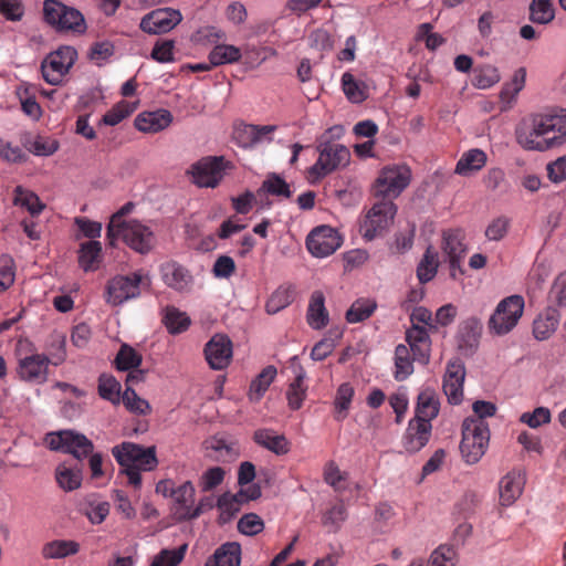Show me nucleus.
<instances>
[{
  "label": "nucleus",
  "mask_w": 566,
  "mask_h": 566,
  "mask_svg": "<svg viewBox=\"0 0 566 566\" xmlns=\"http://www.w3.org/2000/svg\"><path fill=\"white\" fill-rule=\"evenodd\" d=\"M516 138L526 150L546 151L560 146L566 138V109L553 107L532 114Z\"/></svg>",
  "instance_id": "f257e3e1"
},
{
  "label": "nucleus",
  "mask_w": 566,
  "mask_h": 566,
  "mask_svg": "<svg viewBox=\"0 0 566 566\" xmlns=\"http://www.w3.org/2000/svg\"><path fill=\"white\" fill-rule=\"evenodd\" d=\"M112 454L122 468L128 483L136 489L142 485V471H153L158 467L156 447H143L134 442H122L112 448Z\"/></svg>",
  "instance_id": "f03ea898"
},
{
  "label": "nucleus",
  "mask_w": 566,
  "mask_h": 566,
  "mask_svg": "<svg viewBox=\"0 0 566 566\" xmlns=\"http://www.w3.org/2000/svg\"><path fill=\"white\" fill-rule=\"evenodd\" d=\"M490 441V429L482 419L467 418L462 423L460 452L469 464L478 463L484 455Z\"/></svg>",
  "instance_id": "7ed1b4c3"
},
{
  "label": "nucleus",
  "mask_w": 566,
  "mask_h": 566,
  "mask_svg": "<svg viewBox=\"0 0 566 566\" xmlns=\"http://www.w3.org/2000/svg\"><path fill=\"white\" fill-rule=\"evenodd\" d=\"M317 150L318 158L307 170V178L311 181H318L349 164L350 153L348 148L342 144L324 142L317 146Z\"/></svg>",
  "instance_id": "20e7f679"
},
{
  "label": "nucleus",
  "mask_w": 566,
  "mask_h": 566,
  "mask_svg": "<svg viewBox=\"0 0 566 566\" xmlns=\"http://www.w3.org/2000/svg\"><path fill=\"white\" fill-rule=\"evenodd\" d=\"M43 15L48 24L57 31L84 33L86 30L83 14L75 8L67 7L57 0H45Z\"/></svg>",
  "instance_id": "39448f33"
},
{
  "label": "nucleus",
  "mask_w": 566,
  "mask_h": 566,
  "mask_svg": "<svg viewBox=\"0 0 566 566\" xmlns=\"http://www.w3.org/2000/svg\"><path fill=\"white\" fill-rule=\"evenodd\" d=\"M44 443L52 451H62L83 460L94 450L93 442L83 433L74 430H60L45 434Z\"/></svg>",
  "instance_id": "423d86ee"
},
{
  "label": "nucleus",
  "mask_w": 566,
  "mask_h": 566,
  "mask_svg": "<svg viewBox=\"0 0 566 566\" xmlns=\"http://www.w3.org/2000/svg\"><path fill=\"white\" fill-rule=\"evenodd\" d=\"M525 302L521 295L503 298L489 319V329L495 335L510 333L518 323L524 312Z\"/></svg>",
  "instance_id": "0eeeda50"
},
{
  "label": "nucleus",
  "mask_w": 566,
  "mask_h": 566,
  "mask_svg": "<svg viewBox=\"0 0 566 566\" xmlns=\"http://www.w3.org/2000/svg\"><path fill=\"white\" fill-rule=\"evenodd\" d=\"M411 170L406 165H394L381 169L375 181V196L397 198L410 184Z\"/></svg>",
  "instance_id": "6e6552de"
},
{
  "label": "nucleus",
  "mask_w": 566,
  "mask_h": 566,
  "mask_svg": "<svg viewBox=\"0 0 566 566\" xmlns=\"http://www.w3.org/2000/svg\"><path fill=\"white\" fill-rule=\"evenodd\" d=\"M226 160L222 156H207L193 163L187 170L192 184L200 188H216L223 179Z\"/></svg>",
  "instance_id": "1a4fd4ad"
},
{
  "label": "nucleus",
  "mask_w": 566,
  "mask_h": 566,
  "mask_svg": "<svg viewBox=\"0 0 566 566\" xmlns=\"http://www.w3.org/2000/svg\"><path fill=\"white\" fill-rule=\"evenodd\" d=\"M77 59L73 46L63 45L51 52L41 63L43 78L51 85H59Z\"/></svg>",
  "instance_id": "9d476101"
},
{
  "label": "nucleus",
  "mask_w": 566,
  "mask_h": 566,
  "mask_svg": "<svg viewBox=\"0 0 566 566\" xmlns=\"http://www.w3.org/2000/svg\"><path fill=\"white\" fill-rule=\"evenodd\" d=\"M397 207L391 200L376 202L360 223V232L366 240H373L392 223Z\"/></svg>",
  "instance_id": "9b49d317"
},
{
  "label": "nucleus",
  "mask_w": 566,
  "mask_h": 566,
  "mask_svg": "<svg viewBox=\"0 0 566 566\" xmlns=\"http://www.w3.org/2000/svg\"><path fill=\"white\" fill-rule=\"evenodd\" d=\"M115 241L120 238L138 253H148L155 244V235L149 227L138 220H127L115 230Z\"/></svg>",
  "instance_id": "f8f14e48"
},
{
  "label": "nucleus",
  "mask_w": 566,
  "mask_h": 566,
  "mask_svg": "<svg viewBox=\"0 0 566 566\" xmlns=\"http://www.w3.org/2000/svg\"><path fill=\"white\" fill-rule=\"evenodd\" d=\"M142 279L143 276L137 272L111 279L105 289L106 303L111 306H118L139 296Z\"/></svg>",
  "instance_id": "ddd939ff"
},
{
  "label": "nucleus",
  "mask_w": 566,
  "mask_h": 566,
  "mask_svg": "<svg viewBox=\"0 0 566 566\" xmlns=\"http://www.w3.org/2000/svg\"><path fill=\"white\" fill-rule=\"evenodd\" d=\"M203 355L211 369L223 370L232 361V340L228 335L217 333L206 343Z\"/></svg>",
  "instance_id": "4468645a"
},
{
  "label": "nucleus",
  "mask_w": 566,
  "mask_h": 566,
  "mask_svg": "<svg viewBox=\"0 0 566 566\" xmlns=\"http://www.w3.org/2000/svg\"><path fill=\"white\" fill-rule=\"evenodd\" d=\"M342 245V238L337 231L328 226H321L310 232L306 238V248L315 258H326Z\"/></svg>",
  "instance_id": "2eb2a0df"
},
{
  "label": "nucleus",
  "mask_w": 566,
  "mask_h": 566,
  "mask_svg": "<svg viewBox=\"0 0 566 566\" xmlns=\"http://www.w3.org/2000/svg\"><path fill=\"white\" fill-rule=\"evenodd\" d=\"M465 234L461 229H449L442 232V251L448 258L451 276L457 277L458 273L462 274V260L467 253L464 244Z\"/></svg>",
  "instance_id": "dca6fc26"
},
{
  "label": "nucleus",
  "mask_w": 566,
  "mask_h": 566,
  "mask_svg": "<svg viewBox=\"0 0 566 566\" xmlns=\"http://www.w3.org/2000/svg\"><path fill=\"white\" fill-rule=\"evenodd\" d=\"M182 20L178 10L171 8L157 9L146 14L140 21V29L149 34L169 32Z\"/></svg>",
  "instance_id": "f3484780"
},
{
  "label": "nucleus",
  "mask_w": 566,
  "mask_h": 566,
  "mask_svg": "<svg viewBox=\"0 0 566 566\" xmlns=\"http://www.w3.org/2000/svg\"><path fill=\"white\" fill-rule=\"evenodd\" d=\"M465 367L460 359L450 360L443 376L442 389L451 405H459L463 400V384Z\"/></svg>",
  "instance_id": "a211bd4d"
},
{
  "label": "nucleus",
  "mask_w": 566,
  "mask_h": 566,
  "mask_svg": "<svg viewBox=\"0 0 566 566\" xmlns=\"http://www.w3.org/2000/svg\"><path fill=\"white\" fill-rule=\"evenodd\" d=\"M50 358L45 355H31L19 360L18 375L22 380L42 384L48 378Z\"/></svg>",
  "instance_id": "6ab92c4d"
},
{
  "label": "nucleus",
  "mask_w": 566,
  "mask_h": 566,
  "mask_svg": "<svg viewBox=\"0 0 566 566\" xmlns=\"http://www.w3.org/2000/svg\"><path fill=\"white\" fill-rule=\"evenodd\" d=\"M432 424L419 419H411L402 438V446L408 453H416L427 446L431 438Z\"/></svg>",
  "instance_id": "aec40b11"
},
{
  "label": "nucleus",
  "mask_w": 566,
  "mask_h": 566,
  "mask_svg": "<svg viewBox=\"0 0 566 566\" xmlns=\"http://www.w3.org/2000/svg\"><path fill=\"white\" fill-rule=\"evenodd\" d=\"M429 328L417 324L411 325L406 332V342L411 349L415 359L421 364H428L430 360V336Z\"/></svg>",
  "instance_id": "412c9836"
},
{
  "label": "nucleus",
  "mask_w": 566,
  "mask_h": 566,
  "mask_svg": "<svg viewBox=\"0 0 566 566\" xmlns=\"http://www.w3.org/2000/svg\"><path fill=\"white\" fill-rule=\"evenodd\" d=\"M525 474L521 470L507 472L499 483L500 502L503 506L512 505L522 494Z\"/></svg>",
  "instance_id": "4be33fe9"
},
{
  "label": "nucleus",
  "mask_w": 566,
  "mask_h": 566,
  "mask_svg": "<svg viewBox=\"0 0 566 566\" xmlns=\"http://www.w3.org/2000/svg\"><path fill=\"white\" fill-rule=\"evenodd\" d=\"M172 123V115L167 109L144 112L136 116L135 127L143 133H158Z\"/></svg>",
  "instance_id": "5701e85b"
},
{
  "label": "nucleus",
  "mask_w": 566,
  "mask_h": 566,
  "mask_svg": "<svg viewBox=\"0 0 566 566\" xmlns=\"http://www.w3.org/2000/svg\"><path fill=\"white\" fill-rule=\"evenodd\" d=\"M111 505L97 494H88L78 503V512L94 524H102L109 514Z\"/></svg>",
  "instance_id": "b1692460"
},
{
  "label": "nucleus",
  "mask_w": 566,
  "mask_h": 566,
  "mask_svg": "<svg viewBox=\"0 0 566 566\" xmlns=\"http://www.w3.org/2000/svg\"><path fill=\"white\" fill-rule=\"evenodd\" d=\"M160 273L165 284L176 291H186L191 284L192 277L189 272L176 262L163 264Z\"/></svg>",
  "instance_id": "393cba45"
},
{
  "label": "nucleus",
  "mask_w": 566,
  "mask_h": 566,
  "mask_svg": "<svg viewBox=\"0 0 566 566\" xmlns=\"http://www.w3.org/2000/svg\"><path fill=\"white\" fill-rule=\"evenodd\" d=\"M306 321L313 329H322L327 326L329 316L325 307V296L322 291H314L312 293L308 302Z\"/></svg>",
  "instance_id": "a878e982"
},
{
  "label": "nucleus",
  "mask_w": 566,
  "mask_h": 566,
  "mask_svg": "<svg viewBox=\"0 0 566 566\" xmlns=\"http://www.w3.org/2000/svg\"><path fill=\"white\" fill-rule=\"evenodd\" d=\"M241 546L237 542H228L216 549L205 566H240Z\"/></svg>",
  "instance_id": "bb28decb"
},
{
  "label": "nucleus",
  "mask_w": 566,
  "mask_h": 566,
  "mask_svg": "<svg viewBox=\"0 0 566 566\" xmlns=\"http://www.w3.org/2000/svg\"><path fill=\"white\" fill-rule=\"evenodd\" d=\"M256 444L277 454L283 455L290 451V442L283 434H276L271 429H258L253 434Z\"/></svg>",
  "instance_id": "cd10ccee"
},
{
  "label": "nucleus",
  "mask_w": 566,
  "mask_h": 566,
  "mask_svg": "<svg viewBox=\"0 0 566 566\" xmlns=\"http://www.w3.org/2000/svg\"><path fill=\"white\" fill-rule=\"evenodd\" d=\"M560 315L554 307H547L533 323V334L536 339H548L557 329Z\"/></svg>",
  "instance_id": "c85d7f7f"
},
{
  "label": "nucleus",
  "mask_w": 566,
  "mask_h": 566,
  "mask_svg": "<svg viewBox=\"0 0 566 566\" xmlns=\"http://www.w3.org/2000/svg\"><path fill=\"white\" fill-rule=\"evenodd\" d=\"M439 407L440 403L434 389L424 388L418 395L413 419H419L420 421L427 420L431 423V420L434 419L439 413Z\"/></svg>",
  "instance_id": "c756f323"
},
{
  "label": "nucleus",
  "mask_w": 566,
  "mask_h": 566,
  "mask_svg": "<svg viewBox=\"0 0 566 566\" xmlns=\"http://www.w3.org/2000/svg\"><path fill=\"white\" fill-rule=\"evenodd\" d=\"M78 265L85 272L96 271L102 262V244L90 240L80 244Z\"/></svg>",
  "instance_id": "7c9ffc66"
},
{
  "label": "nucleus",
  "mask_w": 566,
  "mask_h": 566,
  "mask_svg": "<svg viewBox=\"0 0 566 566\" xmlns=\"http://www.w3.org/2000/svg\"><path fill=\"white\" fill-rule=\"evenodd\" d=\"M486 164V154L478 148L465 151L455 165V174L460 176H471L481 170Z\"/></svg>",
  "instance_id": "2f4dec72"
},
{
  "label": "nucleus",
  "mask_w": 566,
  "mask_h": 566,
  "mask_svg": "<svg viewBox=\"0 0 566 566\" xmlns=\"http://www.w3.org/2000/svg\"><path fill=\"white\" fill-rule=\"evenodd\" d=\"M80 544L71 539H55L46 543L41 551L45 559L65 558L71 555L77 554Z\"/></svg>",
  "instance_id": "473e14b6"
},
{
  "label": "nucleus",
  "mask_w": 566,
  "mask_h": 566,
  "mask_svg": "<svg viewBox=\"0 0 566 566\" xmlns=\"http://www.w3.org/2000/svg\"><path fill=\"white\" fill-rule=\"evenodd\" d=\"M406 345L399 344L395 349V373L394 377L397 381L406 380L413 373V355L410 354Z\"/></svg>",
  "instance_id": "72a5a7b5"
},
{
  "label": "nucleus",
  "mask_w": 566,
  "mask_h": 566,
  "mask_svg": "<svg viewBox=\"0 0 566 566\" xmlns=\"http://www.w3.org/2000/svg\"><path fill=\"white\" fill-rule=\"evenodd\" d=\"M163 322L167 331L172 335L187 331L191 323L187 313L181 312L174 306H167L164 310Z\"/></svg>",
  "instance_id": "f704fd0d"
},
{
  "label": "nucleus",
  "mask_w": 566,
  "mask_h": 566,
  "mask_svg": "<svg viewBox=\"0 0 566 566\" xmlns=\"http://www.w3.org/2000/svg\"><path fill=\"white\" fill-rule=\"evenodd\" d=\"M342 87L352 103H361L368 97L367 85L364 82L356 81L349 72L343 74Z\"/></svg>",
  "instance_id": "c9c22d12"
},
{
  "label": "nucleus",
  "mask_w": 566,
  "mask_h": 566,
  "mask_svg": "<svg viewBox=\"0 0 566 566\" xmlns=\"http://www.w3.org/2000/svg\"><path fill=\"white\" fill-rule=\"evenodd\" d=\"M377 303L371 298L356 300L346 312V319L348 323L355 324L369 318L375 310Z\"/></svg>",
  "instance_id": "e433bc0d"
},
{
  "label": "nucleus",
  "mask_w": 566,
  "mask_h": 566,
  "mask_svg": "<svg viewBox=\"0 0 566 566\" xmlns=\"http://www.w3.org/2000/svg\"><path fill=\"white\" fill-rule=\"evenodd\" d=\"M241 57V50L230 44L216 45L209 53V62L212 66L235 63Z\"/></svg>",
  "instance_id": "4c0bfd02"
},
{
  "label": "nucleus",
  "mask_w": 566,
  "mask_h": 566,
  "mask_svg": "<svg viewBox=\"0 0 566 566\" xmlns=\"http://www.w3.org/2000/svg\"><path fill=\"white\" fill-rule=\"evenodd\" d=\"M438 266V253L432 247H428L417 268V276L419 281L421 283H428L431 281L437 274Z\"/></svg>",
  "instance_id": "58836bf2"
},
{
  "label": "nucleus",
  "mask_w": 566,
  "mask_h": 566,
  "mask_svg": "<svg viewBox=\"0 0 566 566\" xmlns=\"http://www.w3.org/2000/svg\"><path fill=\"white\" fill-rule=\"evenodd\" d=\"M276 368L272 365L266 366L262 369V371L256 376V378L250 385V399L251 400H260V398L268 390L270 385L276 377Z\"/></svg>",
  "instance_id": "ea45409f"
},
{
  "label": "nucleus",
  "mask_w": 566,
  "mask_h": 566,
  "mask_svg": "<svg viewBox=\"0 0 566 566\" xmlns=\"http://www.w3.org/2000/svg\"><path fill=\"white\" fill-rule=\"evenodd\" d=\"M13 202L15 206L25 208L32 216L41 213L44 209L40 198L33 191L27 190L21 186L14 189Z\"/></svg>",
  "instance_id": "a19ab883"
},
{
  "label": "nucleus",
  "mask_w": 566,
  "mask_h": 566,
  "mask_svg": "<svg viewBox=\"0 0 566 566\" xmlns=\"http://www.w3.org/2000/svg\"><path fill=\"white\" fill-rule=\"evenodd\" d=\"M56 482L64 491H73L81 486L82 471L71 469L66 464H60L55 471Z\"/></svg>",
  "instance_id": "79ce46f5"
},
{
  "label": "nucleus",
  "mask_w": 566,
  "mask_h": 566,
  "mask_svg": "<svg viewBox=\"0 0 566 566\" xmlns=\"http://www.w3.org/2000/svg\"><path fill=\"white\" fill-rule=\"evenodd\" d=\"M98 395L101 398L117 405L122 400L120 384L112 375L102 374L98 377Z\"/></svg>",
  "instance_id": "37998d69"
},
{
  "label": "nucleus",
  "mask_w": 566,
  "mask_h": 566,
  "mask_svg": "<svg viewBox=\"0 0 566 566\" xmlns=\"http://www.w3.org/2000/svg\"><path fill=\"white\" fill-rule=\"evenodd\" d=\"M526 80V70L524 67L517 69L512 78L504 84L500 97L503 102L511 103L515 99L516 95L524 88Z\"/></svg>",
  "instance_id": "c03bdc74"
},
{
  "label": "nucleus",
  "mask_w": 566,
  "mask_h": 566,
  "mask_svg": "<svg viewBox=\"0 0 566 566\" xmlns=\"http://www.w3.org/2000/svg\"><path fill=\"white\" fill-rule=\"evenodd\" d=\"M501 80L499 70L490 64L475 69L473 85L480 90H486L495 85Z\"/></svg>",
  "instance_id": "a18cd8bd"
},
{
  "label": "nucleus",
  "mask_w": 566,
  "mask_h": 566,
  "mask_svg": "<svg viewBox=\"0 0 566 566\" xmlns=\"http://www.w3.org/2000/svg\"><path fill=\"white\" fill-rule=\"evenodd\" d=\"M142 360L140 354L132 346L123 344L116 355L115 364L118 370L126 371L139 367Z\"/></svg>",
  "instance_id": "49530a36"
},
{
  "label": "nucleus",
  "mask_w": 566,
  "mask_h": 566,
  "mask_svg": "<svg viewBox=\"0 0 566 566\" xmlns=\"http://www.w3.org/2000/svg\"><path fill=\"white\" fill-rule=\"evenodd\" d=\"M122 401L127 410L138 416H146L151 412L149 402L139 397L135 390L127 387L122 395Z\"/></svg>",
  "instance_id": "de8ad7c7"
},
{
  "label": "nucleus",
  "mask_w": 566,
  "mask_h": 566,
  "mask_svg": "<svg viewBox=\"0 0 566 566\" xmlns=\"http://www.w3.org/2000/svg\"><path fill=\"white\" fill-rule=\"evenodd\" d=\"M195 497V486L190 481L184 482L172 492L174 503L178 505L177 513L181 517V513L191 510V503Z\"/></svg>",
  "instance_id": "09e8293b"
},
{
  "label": "nucleus",
  "mask_w": 566,
  "mask_h": 566,
  "mask_svg": "<svg viewBox=\"0 0 566 566\" xmlns=\"http://www.w3.org/2000/svg\"><path fill=\"white\" fill-rule=\"evenodd\" d=\"M136 107L134 104L127 101H120L105 113V115L102 118V122L105 125L115 126L125 118H127L129 115H132Z\"/></svg>",
  "instance_id": "8fccbe9b"
},
{
  "label": "nucleus",
  "mask_w": 566,
  "mask_h": 566,
  "mask_svg": "<svg viewBox=\"0 0 566 566\" xmlns=\"http://www.w3.org/2000/svg\"><path fill=\"white\" fill-rule=\"evenodd\" d=\"M242 500L238 494L224 493L218 499L217 506L220 511V521L227 523L240 510Z\"/></svg>",
  "instance_id": "3c124183"
},
{
  "label": "nucleus",
  "mask_w": 566,
  "mask_h": 566,
  "mask_svg": "<svg viewBox=\"0 0 566 566\" xmlns=\"http://www.w3.org/2000/svg\"><path fill=\"white\" fill-rule=\"evenodd\" d=\"M304 371L300 373L295 380L289 386L286 391V398L289 407L293 410H297L302 407V403L306 397V387L304 386Z\"/></svg>",
  "instance_id": "603ef678"
},
{
  "label": "nucleus",
  "mask_w": 566,
  "mask_h": 566,
  "mask_svg": "<svg viewBox=\"0 0 566 566\" xmlns=\"http://www.w3.org/2000/svg\"><path fill=\"white\" fill-rule=\"evenodd\" d=\"M293 301V291L289 287H279L275 290L265 304L269 314H276L287 307Z\"/></svg>",
  "instance_id": "864d4df0"
},
{
  "label": "nucleus",
  "mask_w": 566,
  "mask_h": 566,
  "mask_svg": "<svg viewBox=\"0 0 566 566\" xmlns=\"http://www.w3.org/2000/svg\"><path fill=\"white\" fill-rule=\"evenodd\" d=\"M555 18L552 2L532 1L530 6V20L537 24H548Z\"/></svg>",
  "instance_id": "5fc2aeb1"
},
{
  "label": "nucleus",
  "mask_w": 566,
  "mask_h": 566,
  "mask_svg": "<svg viewBox=\"0 0 566 566\" xmlns=\"http://www.w3.org/2000/svg\"><path fill=\"white\" fill-rule=\"evenodd\" d=\"M353 396L354 389L349 384L345 382L338 387L334 401L337 420H343L346 417Z\"/></svg>",
  "instance_id": "6e6d98bb"
},
{
  "label": "nucleus",
  "mask_w": 566,
  "mask_h": 566,
  "mask_svg": "<svg viewBox=\"0 0 566 566\" xmlns=\"http://www.w3.org/2000/svg\"><path fill=\"white\" fill-rule=\"evenodd\" d=\"M272 196L289 199L292 196L289 184L279 175H270L261 186V189Z\"/></svg>",
  "instance_id": "4d7b16f0"
},
{
  "label": "nucleus",
  "mask_w": 566,
  "mask_h": 566,
  "mask_svg": "<svg viewBox=\"0 0 566 566\" xmlns=\"http://www.w3.org/2000/svg\"><path fill=\"white\" fill-rule=\"evenodd\" d=\"M187 544L177 549H163L154 557L150 566H177L181 563L187 552Z\"/></svg>",
  "instance_id": "13d9d810"
},
{
  "label": "nucleus",
  "mask_w": 566,
  "mask_h": 566,
  "mask_svg": "<svg viewBox=\"0 0 566 566\" xmlns=\"http://www.w3.org/2000/svg\"><path fill=\"white\" fill-rule=\"evenodd\" d=\"M548 300L556 306L566 307V271L554 279L548 292Z\"/></svg>",
  "instance_id": "bf43d9fd"
},
{
  "label": "nucleus",
  "mask_w": 566,
  "mask_h": 566,
  "mask_svg": "<svg viewBox=\"0 0 566 566\" xmlns=\"http://www.w3.org/2000/svg\"><path fill=\"white\" fill-rule=\"evenodd\" d=\"M264 528L263 520L255 513L244 514L238 522V531L248 536H254Z\"/></svg>",
  "instance_id": "052dcab7"
},
{
  "label": "nucleus",
  "mask_w": 566,
  "mask_h": 566,
  "mask_svg": "<svg viewBox=\"0 0 566 566\" xmlns=\"http://www.w3.org/2000/svg\"><path fill=\"white\" fill-rule=\"evenodd\" d=\"M511 220L507 217L501 216L493 219L485 229V237L490 241H500L509 232Z\"/></svg>",
  "instance_id": "680f3d73"
},
{
  "label": "nucleus",
  "mask_w": 566,
  "mask_h": 566,
  "mask_svg": "<svg viewBox=\"0 0 566 566\" xmlns=\"http://www.w3.org/2000/svg\"><path fill=\"white\" fill-rule=\"evenodd\" d=\"M224 470L220 467H213L205 471L199 480V486L202 492H208L223 482Z\"/></svg>",
  "instance_id": "e2e57ef3"
},
{
  "label": "nucleus",
  "mask_w": 566,
  "mask_h": 566,
  "mask_svg": "<svg viewBox=\"0 0 566 566\" xmlns=\"http://www.w3.org/2000/svg\"><path fill=\"white\" fill-rule=\"evenodd\" d=\"M29 149L36 156H51L59 149V142L50 137L38 136L31 142Z\"/></svg>",
  "instance_id": "0e129e2a"
},
{
  "label": "nucleus",
  "mask_w": 566,
  "mask_h": 566,
  "mask_svg": "<svg viewBox=\"0 0 566 566\" xmlns=\"http://www.w3.org/2000/svg\"><path fill=\"white\" fill-rule=\"evenodd\" d=\"M520 420L531 428H538L542 424L551 422V411L548 408L537 407L533 410V412H524Z\"/></svg>",
  "instance_id": "69168bd1"
},
{
  "label": "nucleus",
  "mask_w": 566,
  "mask_h": 566,
  "mask_svg": "<svg viewBox=\"0 0 566 566\" xmlns=\"http://www.w3.org/2000/svg\"><path fill=\"white\" fill-rule=\"evenodd\" d=\"M346 507L343 503L333 505L322 517L325 526L332 527L334 531L338 530L340 524L346 520Z\"/></svg>",
  "instance_id": "338daca9"
},
{
  "label": "nucleus",
  "mask_w": 566,
  "mask_h": 566,
  "mask_svg": "<svg viewBox=\"0 0 566 566\" xmlns=\"http://www.w3.org/2000/svg\"><path fill=\"white\" fill-rule=\"evenodd\" d=\"M453 548L441 545L430 556L428 566H454Z\"/></svg>",
  "instance_id": "774afa93"
}]
</instances>
